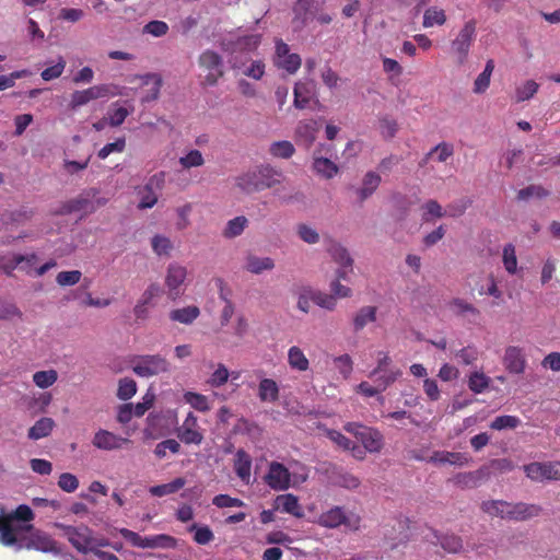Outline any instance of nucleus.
<instances>
[{
  "label": "nucleus",
  "instance_id": "a18cd8bd",
  "mask_svg": "<svg viewBox=\"0 0 560 560\" xmlns=\"http://www.w3.org/2000/svg\"><path fill=\"white\" fill-rule=\"evenodd\" d=\"M347 270H337V279L330 283L331 295L337 298H349L352 294V291L349 287H346L340 283L341 279H347Z\"/></svg>",
  "mask_w": 560,
  "mask_h": 560
},
{
  "label": "nucleus",
  "instance_id": "7ed1b4c3",
  "mask_svg": "<svg viewBox=\"0 0 560 560\" xmlns=\"http://www.w3.org/2000/svg\"><path fill=\"white\" fill-rule=\"evenodd\" d=\"M401 376L402 370L393 363L389 353L378 351L376 365L369 374V377L373 380L374 384L381 386V389L386 390Z\"/></svg>",
  "mask_w": 560,
  "mask_h": 560
},
{
  "label": "nucleus",
  "instance_id": "4d7b16f0",
  "mask_svg": "<svg viewBox=\"0 0 560 560\" xmlns=\"http://www.w3.org/2000/svg\"><path fill=\"white\" fill-rule=\"evenodd\" d=\"M313 303L325 310L334 311L337 305V300L331 294L313 290Z\"/></svg>",
  "mask_w": 560,
  "mask_h": 560
},
{
  "label": "nucleus",
  "instance_id": "13d9d810",
  "mask_svg": "<svg viewBox=\"0 0 560 560\" xmlns=\"http://www.w3.org/2000/svg\"><path fill=\"white\" fill-rule=\"evenodd\" d=\"M166 451L177 454L180 451V444L174 439L164 440L156 444L154 454L159 458H164L166 456Z\"/></svg>",
  "mask_w": 560,
  "mask_h": 560
},
{
  "label": "nucleus",
  "instance_id": "aec40b11",
  "mask_svg": "<svg viewBox=\"0 0 560 560\" xmlns=\"http://www.w3.org/2000/svg\"><path fill=\"white\" fill-rule=\"evenodd\" d=\"M129 442V439L120 438L115 433L104 429H100L98 431H96L92 440V444L96 448L104 451L121 448L124 444H127Z\"/></svg>",
  "mask_w": 560,
  "mask_h": 560
},
{
  "label": "nucleus",
  "instance_id": "6e6552de",
  "mask_svg": "<svg viewBox=\"0 0 560 560\" xmlns=\"http://www.w3.org/2000/svg\"><path fill=\"white\" fill-rule=\"evenodd\" d=\"M198 62L207 71L201 84L203 86H215L219 79L224 74L223 58L218 52L208 49L199 56Z\"/></svg>",
  "mask_w": 560,
  "mask_h": 560
},
{
  "label": "nucleus",
  "instance_id": "0eeeda50",
  "mask_svg": "<svg viewBox=\"0 0 560 560\" xmlns=\"http://www.w3.org/2000/svg\"><path fill=\"white\" fill-rule=\"evenodd\" d=\"M119 533L127 541H129L132 546L138 548L172 549L177 546L176 538L166 534L142 537L136 532H132L128 528H121Z\"/></svg>",
  "mask_w": 560,
  "mask_h": 560
},
{
  "label": "nucleus",
  "instance_id": "ddd939ff",
  "mask_svg": "<svg viewBox=\"0 0 560 560\" xmlns=\"http://www.w3.org/2000/svg\"><path fill=\"white\" fill-rule=\"evenodd\" d=\"M37 255L35 253L22 254H1L0 253V272L8 277L13 276V271L20 267L21 270L27 271V267L33 266L36 261Z\"/></svg>",
  "mask_w": 560,
  "mask_h": 560
},
{
  "label": "nucleus",
  "instance_id": "4468645a",
  "mask_svg": "<svg viewBox=\"0 0 560 560\" xmlns=\"http://www.w3.org/2000/svg\"><path fill=\"white\" fill-rule=\"evenodd\" d=\"M505 517L509 521L524 522L541 514L542 508L538 504L525 502L512 503L505 501Z\"/></svg>",
  "mask_w": 560,
  "mask_h": 560
},
{
  "label": "nucleus",
  "instance_id": "5701e85b",
  "mask_svg": "<svg viewBox=\"0 0 560 560\" xmlns=\"http://www.w3.org/2000/svg\"><path fill=\"white\" fill-rule=\"evenodd\" d=\"M275 510L291 514L298 518L304 516L299 498L292 493L280 494L275 499Z\"/></svg>",
  "mask_w": 560,
  "mask_h": 560
},
{
  "label": "nucleus",
  "instance_id": "bf43d9fd",
  "mask_svg": "<svg viewBox=\"0 0 560 560\" xmlns=\"http://www.w3.org/2000/svg\"><path fill=\"white\" fill-rule=\"evenodd\" d=\"M270 152L277 158L288 159L294 153V147L290 141H277L270 145Z\"/></svg>",
  "mask_w": 560,
  "mask_h": 560
},
{
  "label": "nucleus",
  "instance_id": "393cba45",
  "mask_svg": "<svg viewBox=\"0 0 560 560\" xmlns=\"http://www.w3.org/2000/svg\"><path fill=\"white\" fill-rule=\"evenodd\" d=\"M237 186L241 187L244 191L250 194L255 191H260L266 188H272L276 184L280 182L277 179H270L271 177H237Z\"/></svg>",
  "mask_w": 560,
  "mask_h": 560
},
{
  "label": "nucleus",
  "instance_id": "ea45409f",
  "mask_svg": "<svg viewBox=\"0 0 560 560\" xmlns=\"http://www.w3.org/2000/svg\"><path fill=\"white\" fill-rule=\"evenodd\" d=\"M482 512L488 514L491 517H500L502 520H506L505 517V501L504 500H488L483 501L480 505Z\"/></svg>",
  "mask_w": 560,
  "mask_h": 560
},
{
  "label": "nucleus",
  "instance_id": "58836bf2",
  "mask_svg": "<svg viewBox=\"0 0 560 560\" xmlns=\"http://www.w3.org/2000/svg\"><path fill=\"white\" fill-rule=\"evenodd\" d=\"M490 381L483 372L475 371L469 375L468 388L475 394H481L489 387Z\"/></svg>",
  "mask_w": 560,
  "mask_h": 560
},
{
  "label": "nucleus",
  "instance_id": "052dcab7",
  "mask_svg": "<svg viewBox=\"0 0 560 560\" xmlns=\"http://www.w3.org/2000/svg\"><path fill=\"white\" fill-rule=\"evenodd\" d=\"M230 373L223 363H219L214 372L211 374L208 383L212 387H221L229 380Z\"/></svg>",
  "mask_w": 560,
  "mask_h": 560
},
{
  "label": "nucleus",
  "instance_id": "412c9836",
  "mask_svg": "<svg viewBox=\"0 0 560 560\" xmlns=\"http://www.w3.org/2000/svg\"><path fill=\"white\" fill-rule=\"evenodd\" d=\"M329 479L332 485L348 490H354L360 487L361 480L359 477L350 471L345 470L342 467L334 466L329 471Z\"/></svg>",
  "mask_w": 560,
  "mask_h": 560
},
{
  "label": "nucleus",
  "instance_id": "e2e57ef3",
  "mask_svg": "<svg viewBox=\"0 0 560 560\" xmlns=\"http://www.w3.org/2000/svg\"><path fill=\"white\" fill-rule=\"evenodd\" d=\"M65 67L66 61L61 56H59L58 61L55 65L44 69L40 73V77L44 81H51L57 79L62 74Z\"/></svg>",
  "mask_w": 560,
  "mask_h": 560
},
{
  "label": "nucleus",
  "instance_id": "2eb2a0df",
  "mask_svg": "<svg viewBox=\"0 0 560 560\" xmlns=\"http://www.w3.org/2000/svg\"><path fill=\"white\" fill-rule=\"evenodd\" d=\"M265 481L271 489L283 491L290 487L291 474L283 464L271 462Z\"/></svg>",
  "mask_w": 560,
  "mask_h": 560
},
{
  "label": "nucleus",
  "instance_id": "f8f14e48",
  "mask_svg": "<svg viewBox=\"0 0 560 560\" xmlns=\"http://www.w3.org/2000/svg\"><path fill=\"white\" fill-rule=\"evenodd\" d=\"M94 197L95 192H93L92 198L90 197V192L80 195L79 197L63 203L60 210L57 211V214H69L72 212H82L83 215L90 214L106 202L104 199H97L94 201Z\"/></svg>",
  "mask_w": 560,
  "mask_h": 560
},
{
  "label": "nucleus",
  "instance_id": "9d476101",
  "mask_svg": "<svg viewBox=\"0 0 560 560\" xmlns=\"http://www.w3.org/2000/svg\"><path fill=\"white\" fill-rule=\"evenodd\" d=\"M317 523L326 528H337L340 525H345L350 530L355 532L360 528L361 518L358 515L348 516L342 508L335 506L323 512L319 515Z\"/></svg>",
  "mask_w": 560,
  "mask_h": 560
},
{
  "label": "nucleus",
  "instance_id": "7c9ffc66",
  "mask_svg": "<svg viewBox=\"0 0 560 560\" xmlns=\"http://www.w3.org/2000/svg\"><path fill=\"white\" fill-rule=\"evenodd\" d=\"M200 315V310L196 305H189L182 308H175L170 312V319L185 325L192 324Z\"/></svg>",
  "mask_w": 560,
  "mask_h": 560
},
{
  "label": "nucleus",
  "instance_id": "a19ab883",
  "mask_svg": "<svg viewBox=\"0 0 560 560\" xmlns=\"http://www.w3.org/2000/svg\"><path fill=\"white\" fill-rule=\"evenodd\" d=\"M549 194V190L540 185H529L518 190L517 199L521 201H528L534 198L541 199L548 197Z\"/></svg>",
  "mask_w": 560,
  "mask_h": 560
},
{
  "label": "nucleus",
  "instance_id": "dca6fc26",
  "mask_svg": "<svg viewBox=\"0 0 560 560\" xmlns=\"http://www.w3.org/2000/svg\"><path fill=\"white\" fill-rule=\"evenodd\" d=\"M476 34V21L469 20L452 42V48L459 55V63H463L468 55L470 45Z\"/></svg>",
  "mask_w": 560,
  "mask_h": 560
},
{
  "label": "nucleus",
  "instance_id": "37998d69",
  "mask_svg": "<svg viewBox=\"0 0 560 560\" xmlns=\"http://www.w3.org/2000/svg\"><path fill=\"white\" fill-rule=\"evenodd\" d=\"M247 219L243 215L230 220L223 231V236L226 238H233L241 235L247 226Z\"/></svg>",
  "mask_w": 560,
  "mask_h": 560
},
{
  "label": "nucleus",
  "instance_id": "c03bdc74",
  "mask_svg": "<svg viewBox=\"0 0 560 560\" xmlns=\"http://www.w3.org/2000/svg\"><path fill=\"white\" fill-rule=\"evenodd\" d=\"M446 22L444 10L431 7L423 14V26L432 27L433 25H443Z\"/></svg>",
  "mask_w": 560,
  "mask_h": 560
},
{
  "label": "nucleus",
  "instance_id": "4be33fe9",
  "mask_svg": "<svg viewBox=\"0 0 560 560\" xmlns=\"http://www.w3.org/2000/svg\"><path fill=\"white\" fill-rule=\"evenodd\" d=\"M470 457L464 453L459 452H448V451H435L428 459L429 463L434 465H454V466H465L470 462Z\"/></svg>",
  "mask_w": 560,
  "mask_h": 560
},
{
  "label": "nucleus",
  "instance_id": "e433bc0d",
  "mask_svg": "<svg viewBox=\"0 0 560 560\" xmlns=\"http://www.w3.org/2000/svg\"><path fill=\"white\" fill-rule=\"evenodd\" d=\"M494 69V61L489 59L486 63L483 71L477 77L474 83V92L477 94L483 93L490 84V78Z\"/></svg>",
  "mask_w": 560,
  "mask_h": 560
},
{
  "label": "nucleus",
  "instance_id": "603ef678",
  "mask_svg": "<svg viewBox=\"0 0 560 560\" xmlns=\"http://www.w3.org/2000/svg\"><path fill=\"white\" fill-rule=\"evenodd\" d=\"M34 212L27 208L12 211L4 217V224H24L32 219Z\"/></svg>",
  "mask_w": 560,
  "mask_h": 560
},
{
  "label": "nucleus",
  "instance_id": "39448f33",
  "mask_svg": "<svg viewBox=\"0 0 560 560\" xmlns=\"http://www.w3.org/2000/svg\"><path fill=\"white\" fill-rule=\"evenodd\" d=\"M343 429L351 433L369 453H380L384 447V435L376 428L348 422Z\"/></svg>",
  "mask_w": 560,
  "mask_h": 560
},
{
  "label": "nucleus",
  "instance_id": "8fccbe9b",
  "mask_svg": "<svg viewBox=\"0 0 560 560\" xmlns=\"http://www.w3.org/2000/svg\"><path fill=\"white\" fill-rule=\"evenodd\" d=\"M176 434L184 444L200 445L203 441V434L199 429H177Z\"/></svg>",
  "mask_w": 560,
  "mask_h": 560
},
{
  "label": "nucleus",
  "instance_id": "864d4df0",
  "mask_svg": "<svg viewBox=\"0 0 560 560\" xmlns=\"http://www.w3.org/2000/svg\"><path fill=\"white\" fill-rule=\"evenodd\" d=\"M313 166L319 175H334L339 172L338 165L327 158L315 159Z\"/></svg>",
  "mask_w": 560,
  "mask_h": 560
},
{
  "label": "nucleus",
  "instance_id": "1a4fd4ad",
  "mask_svg": "<svg viewBox=\"0 0 560 560\" xmlns=\"http://www.w3.org/2000/svg\"><path fill=\"white\" fill-rule=\"evenodd\" d=\"M117 90L118 86L114 84H98L83 91H74L71 94L69 107L71 109H77L93 100L115 96L118 94Z\"/></svg>",
  "mask_w": 560,
  "mask_h": 560
},
{
  "label": "nucleus",
  "instance_id": "f3484780",
  "mask_svg": "<svg viewBox=\"0 0 560 560\" xmlns=\"http://www.w3.org/2000/svg\"><path fill=\"white\" fill-rule=\"evenodd\" d=\"M502 362L510 374H523L527 365L524 349L517 346H509L504 351Z\"/></svg>",
  "mask_w": 560,
  "mask_h": 560
},
{
  "label": "nucleus",
  "instance_id": "c9c22d12",
  "mask_svg": "<svg viewBox=\"0 0 560 560\" xmlns=\"http://www.w3.org/2000/svg\"><path fill=\"white\" fill-rule=\"evenodd\" d=\"M434 537L436 538L441 547L450 553L459 552L463 548L462 538L455 534L438 535V533L435 532Z\"/></svg>",
  "mask_w": 560,
  "mask_h": 560
},
{
  "label": "nucleus",
  "instance_id": "79ce46f5",
  "mask_svg": "<svg viewBox=\"0 0 560 560\" xmlns=\"http://www.w3.org/2000/svg\"><path fill=\"white\" fill-rule=\"evenodd\" d=\"M521 424V419L516 416L503 415L494 418L490 423V429L502 431L505 429H516Z\"/></svg>",
  "mask_w": 560,
  "mask_h": 560
},
{
  "label": "nucleus",
  "instance_id": "6ab92c4d",
  "mask_svg": "<svg viewBox=\"0 0 560 560\" xmlns=\"http://www.w3.org/2000/svg\"><path fill=\"white\" fill-rule=\"evenodd\" d=\"M187 277L186 267L173 262L167 267L165 277V284L168 289V296L172 300H176L182 294L180 287Z\"/></svg>",
  "mask_w": 560,
  "mask_h": 560
},
{
  "label": "nucleus",
  "instance_id": "bb28decb",
  "mask_svg": "<svg viewBox=\"0 0 560 560\" xmlns=\"http://www.w3.org/2000/svg\"><path fill=\"white\" fill-rule=\"evenodd\" d=\"M377 319V307L366 305L360 307L352 318L353 331L359 332L364 329L368 324L375 323Z\"/></svg>",
  "mask_w": 560,
  "mask_h": 560
},
{
  "label": "nucleus",
  "instance_id": "c756f323",
  "mask_svg": "<svg viewBox=\"0 0 560 560\" xmlns=\"http://www.w3.org/2000/svg\"><path fill=\"white\" fill-rule=\"evenodd\" d=\"M318 130L319 126L315 120L300 122L296 128V138L305 148H310L314 143Z\"/></svg>",
  "mask_w": 560,
  "mask_h": 560
},
{
  "label": "nucleus",
  "instance_id": "338daca9",
  "mask_svg": "<svg viewBox=\"0 0 560 560\" xmlns=\"http://www.w3.org/2000/svg\"><path fill=\"white\" fill-rule=\"evenodd\" d=\"M308 88L305 83H296L294 86V106L299 109H303L306 107L310 97H308Z\"/></svg>",
  "mask_w": 560,
  "mask_h": 560
},
{
  "label": "nucleus",
  "instance_id": "423d86ee",
  "mask_svg": "<svg viewBox=\"0 0 560 560\" xmlns=\"http://www.w3.org/2000/svg\"><path fill=\"white\" fill-rule=\"evenodd\" d=\"M133 373L140 377H151L168 371L170 363L160 354L132 355L129 360Z\"/></svg>",
  "mask_w": 560,
  "mask_h": 560
},
{
  "label": "nucleus",
  "instance_id": "6e6d98bb",
  "mask_svg": "<svg viewBox=\"0 0 560 560\" xmlns=\"http://www.w3.org/2000/svg\"><path fill=\"white\" fill-rule=\"evenodd\" d=\"M451 308L456 315H466L471 314L472 316L479 315V310L475 307L471 303L463 299H454L451 302Z\"/></svg>",
  "mask_w": 560,
  "mask_h": 560
},
{
  "label": "nucleus",
  "instance_id": "de8ad7c7",
  "mask_svg": "<svg viewBox=\"0 0 560 560\" xmlns=\"http://www.w3.org/2000/svg\"><path fill=\"white\" fill-rule=\"evenodd\" d=\"M453 145L447 142H441L435 145L427 154V160H436L439 162H445L453 154Z\"/></svg>",
  "mask_w": 560,
  "mask_h": 560
},
{
  "label": "nucleus",
  "instance_id": "b1692460",
  "mask_svg": "<svg viewBox=\"0 0 560 560\" xmlns=\"http://www.w3.org/2000/svg\"><path fill=\"white\" fill-rule=\"evenodd\" d=\"M233 467L236 476L245 485H249L252 475V457L245 450L240 448L236 451Z\"/></svg>",
  "mask_w": 560,
  "mask_h": 560
},
{
  "label": "nucleus",
  "instance_id": "72a5a7b5",
  "mask_svg": "<svg viewBox=\"0 0 560 560\" xmlns=\"http://www.w3.org/2000/svg\"><path fill=\"white\" fill-rule=\"evenodd\" d=\"M155 178H151L150 182L142 188L139 189L138 195L140 196V201L138 207L140 209L152 208L158 201V194L154 190V186H159L158 182L155 183Z\"/></svg>",
  "mask_w": 560,
  "mask_h": 560
},
{
  "label": "nucleus",
  "instance_id": "49530a36",
  "mask_svg": "<svg viewBox=\"0 0 560 560\" xmlns=\"http://www.w3.org/2000/svg\"><path fill=\"white\" fill-rule=\"evenodd\" d=\"M184 399L187 404H189L194 409L207 412L210 410V405L207 396L194 392H187L184 394Z\"/></svg>",
  "mask_w": 560,
  "mask_h": 560
},
{
  "label": "nucleus",
  "instance_id": "0e129e2a",
  "mask_svg": "<svg viewBox=\"0 0 560 560\" xmlns=\"http://www.w3.org/2000/svg\"><path fill=\"white\" fill-rule=\"evenodd\" d=\"M381 177H366L361 188L355 190L357 197L360 201L366 199L378 187Z\"/></svg>",
  "mask_w": 560,
  "mask_h": 560
},
{
  "label": "nucleus",
  "instance_id": "a878e982",
  "mask_svg": "<svg viewBox=\"0 0 560 560\" xmlns=\"http://www.w3.org/2000/svg\"><path fill=\"white\" fill-rule=\"evenodd\" d=\"M275 268V260L271 257H259L248 254L245 257L244 269L253 275H260Z\"/></svg>",
  "mask_w": 560,
  "mask_h": 560
},
{
  "label": "nucleus",
  "instance_id": "4c0bfd02",
  "mask_svg": "<svg viewBox=\"0 0 560 560\" xmlns=\"http://www.w3.org/2000/svg\"><path fill=\"white\" fill-rule=\"evenodd\" d=\"M502 261L505 271L509 275H515L517 271V257L515 246L511 243L505 244L502 252Z\"/></svg>",
  "mask_w": 560,
  "mask_h": 560
},
{
  "label": "nucleus",
  "instance_id": "09e8293b",
  "mask_svg": "<svg viewBox=\"0 0 560 560\" xmlns=\"http://www.w3.org/2000/svg\"><path fill=\"white\" fill-rule=\"evenodd\" d=\"M58 380V373L55 370L38 371L33 375V382L39 388H48Z\"/></svg>",
  "mask_w": 560,
  "mask_h": 560
},
{
  "label": "nucleus",
  "instance_id": "9b49d317",
  "mask_svg": "<svg viewBox=\"0 0 560 560\" xmlns=\"http://www.w3.org/2000/svg\"><path fill=\"white\" fill-rule=\"evenodd\" d=\"M526 476L536 482L560 480V462H534L523 467Z\"/></svg>",
  "mask_w": 560,
  "mask_h": 560
},
{
  "label": "nucleus",
  "instance_id": "f03ea898",
  "mask_svg": "<svg viewBox=\"0 0 560 560\" xmlns=\"http://www.w3.org/2000/svg\"><path fill=\"white\" fill-rule=\"evenodd\" d=\"M18 529L30 533L27 537L22 538L15 545L18 550L22 548L34 549L45 553L60 555L61 549L58 547L57 541L51 536L40 529L34 528L32 524H24L19 526Z\"/></svg>",
  "mask_w": 560,
  "mask_h": 560
},
{
  "label": "nucleus",
  "instance_id": "f704fd0d",
  "mask_svg": "<svg viewBox=\"0 0 560 560\" xmlns=\"http://www.w3.org/2000/svg\"><path fill=\"white\" fill-rule=\"evenodd\" d=\"M186 485V480L182 477L175 478L173 481L168 483L153 486L149 489V492L153 497H164L168 494H173L180 490Z\"/></svg>",
  "mask_w": 560,
  "mask_h": 560
},
{
  "label": "nucleus",
  "instance_id": "2f4dec72",
  "mask_svg": "<svg viewBox=\"0 0 560 560\" xmlns=\"http://www.w3.org/2000/svg\"><path fill=\"white\" fill-rule=\"evenodd\" d=\"M288 364L293 371L306 372L310 369V361L303 350L298 346H292L288 350Z\"/></svg>",
  "mask_w": 560,
  "mask_h": 560
},
{
  "label": "nucleus",
  "instance_id": "3c124183",
  "mask_svg": "<svg viewBox=\"0 0 560 560\" xmlns=\"http://www.w3.org/2000/svg\"><path fill=\"white\" fill-rule=\"evenodd\" d=\"M137 393V383L135 380L124 377L119 380L117 397L121 400L130 399Z\"/></svg>",
  "mask_w": 560,
  "mask_h": 560
},
{
  "label": "nucleus",
  "instance_id": "680f3d73",
  "mask_svg": "<svg viewBox=\"0 0 560 560\" xmlns=\"http://www.w3.org/2000/svg\"><path fill=\"white\" fill-rule=\"evenodd\" d=\"M151 246L153 252L159 256L170 255V252L173 247L171 240L163 235L153 236L151 241Z\"/></svg>",
  "mask_w": 560,
  "mask_h": 560
},
{
  "label": "nucleus",
  "instance_id": "69168bd1",
  "mask_svg": "<svg viewBox=\"0 0 560 560\" xmlns=\"http://www.w3.org/2000/svg\"><path fill=\"white\" fill-rule=\"evenodd\" d=\"M538 83L534 80H527L522 86L516 90L517 102H524L532 98L538 91Z\"/></svg>",
  "mask_w": 560,
  "mask_h": 560
},
{
  "label": "nucleus",
  "instance_id": "20e7f679",
  "mask_svg": "<svg viewBox=\"0 0 560 560\" xmlns=\"http://www.w3.org/2000/svg\"><path fill=\"white\" fill-rule=\"evenodd\" d=\"M55 526L62 530L63 536L79 552L86 553L89 550L94 551V547L106 546V542L94 539L92 530L85 525L71 526L56 523Z\"/></svg>",
  "mask_w": 560,
  "mask_h": 560
},
{
  "label": "nucleus",
  "instance_id": "c85d7f7f",
  "mask_svg": "<svg viewBox=\"0 0 560 560\" xmlns=\"http://www.w3.org/2000/svg\"><path fill=\"white\" fill-rule=\"evenodd\" d=\"M280 389L272 378H261L258 384V398L262 402H276L279 399Z\"/></svg>",
  "mask_w": 560,
  "mask_h": 560
},
{
  "label": "nucleus",
  "instance_id": "473e14b6",
  "mask_svg": "<svg viewBox=\"0 0 560 560\" xmlns=\"http://www.w3.org/2000/svg\"><path fill=\"white\" fill-rule=\"evenodd\" d=\"M55 427V421L51 418L43 417L30 428L27 436L31 440H39L48 436Z\"/></svg>",
  "mask_w": 560,
  "mask_h": 560
},
{
  "label": "nucleus",
  "instance_id": "cd10ccee",
  "mask_svg": "<svg viewBox=\"0 0 560 560\" xmlns=\"http://www.w3.org/2000/svg\"><path fill=\"white\" fill-rule=\"evenodd\" d=\"M327 250L331 258L341 266L339 270H347V273L352 272L353 260L343 246L339 243L330 242Z\"/></svg>",
  "mask_w": 560,
  "mask_h": 560
},
{
  "label": "nucleus",
  "instance_id": "774afa93",
  "mask_svg": "<svg viewBox=\"0 0 560 560\" xmlns=\"http://www.w3.org/2000/svg\"><path fill=\"white\" fill-rule=\"evenodd\" d=\"M485 470L479 469L476 471H469L465 474H459L456 479L457 483L464 485L466 487H476L479 481L485 477Z\"/></svg>",
  "mask_w": 560,
  "mask_h": 560
},
{
  "label": "nucleus",
  "instance_id": "f257e3e1",
  "mask_svg": "<svg viewBox=\"0 0 560 560\" xmlns=\"http://www.w3.org/2000/svg\"><path fill=\"white\" fill-rule=\"evenodd\" d=\"M35 518L33 510L21 504L10 513L0 514V542L7 547H13L18 544L20 533L24 530L18 529L21 524L14 525V522H23L30 524Z\"/></svg>",
  "mask_w": 560,
  "mask_h": 560
},
{
  "label": "nucleus",
  "instance_id": "5fc2aeb1",
  "mask_svg": "<svg viewBox=\"0 0 560 560\" xmlns=\"http://www.w3.org/2000/svg\"><path fill=\"white\" fill-rule=\"evenodd\" d=\"M189 532H194V540L198 545H208L214 538L212 530L208 526H198L197 524H192L189 527Z\"/></svg>",
  "mask_w": 560,
  "mask_h": 560
},
{
  "label": "nucleus",
  "instance_id": "a211bd4d",
  "mask_svg": "<svg viewBox=\"0 0 560 560\" xmlns=\"http://www.w3.org/2000/svg\"><path fill=\"white\" fill-rule=\"evenodd\" d=\"M319 8L318 0H298L293 5V23L298 28H303L316 16Z\"/></svg>",
  "mask_w": 560,
  "mask_h": 560
}]
</instances>
